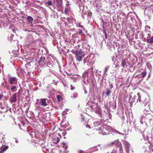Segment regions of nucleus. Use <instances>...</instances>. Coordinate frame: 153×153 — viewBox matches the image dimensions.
<instances>
[{
    "label": "nucleus",
    "mask_w": 153,
    "mask_h": 153,
    "mask_svg": "<svg viewBox=\"0 0 153 153\" xmlns=\"http://www.w3.org/2000/svg\"><path fill=\"white\" fill-rule=\"evenodd\" d=\"M49 137L52 138L53 143L56 144L58 143L60 141V138L58 137H61V136L59 133H49Z\"/></svg>",
    "instance_id": "f257e3e1"
},
{
    "label": "nucleus",
    "mask_w": 153,
    "mask_h": 153,
    "mask_svg": "<svg viewBox=\"0 0 153 153\" xmlns=\"http://www.w3.org/2000/svg\"><path fill=\"white\" fill-rule=\"evenodd\" d=\"M90 107L92 110L98 114L101 115V113L100 110V107L97 103H93L92 105H90Z\"/></svg>",
    "instance_id": "f03ea898"
},
{
    "label": "nucleus",
    "mask_w": 153,
    "mask_h": 153,
    "mask_svg": "<svg viewBox=\"0 0 153 153\" xmlns=\"http://www.w3.org/2000/svg\"><path fill=\"white\" fill-rule=\"evenodd\" d=\"M75 55L76 60L79 62L82 61V58L85 56L84 53L80 50L76 51L75 53Z\"/></svg>",
    "instance_id": "7ed1b4c3"
},
{
    "label": "nucleus",
    "mask_w": 153,
    "mask_h": 153,
    "mask_svg": "<svg viewBox=\"0 0 153 153\" xmlns=\"http://www.w3.org/2000/svg\"><path fill=\"white\" fill-rule=\"evenodd\" d=\"M113 144H115V145L117 147H119L120 152L123 151V149L122 148V144L118 140H115L114 141L111 142L110 145H111Z\"/></svg>",
    "instance_id": "20e7f679"
},
{
    "label": "nucleus",
    "mask_w": 153,
    "mask_h": 153,
    "mask_svg": "<svg viewBox=\"0 0 153 153\" xmlns=\"http://www.w3.org/2000/svg\"><path fill=\"white\" fill-rule=\"evenodd\" d=\"M8 82L11 85H15L17 83V80L15 77H10L8 79Z\"/></svg>",
    "instance_id": "39448f33"
},
{
    "label": "nucleus",
    "mask_w": 153,
    "mask_h": 153,
    "mask_svg": "<svg viewBox=\"0 0 153 153\" xmlns=\"http://www.w3.org/2000/svg\"><path fill=\"white\" fill-rule=\"evenodd\" d=\"M10 101L13 103L16 102L17 101V95L16 93H14L10 97L9 99Z\"/></svg>",
    "instance_id": "423d86ee"
},
{
    "label": "nucleus",
    "mask_w": 153,
    "mask_h": 153,
    "mask_svg": "<svg viewBox=\"0 0 153 153\" xmlns=\"http://www.w3.org/2000/svg\"><path fill=\"white\" fill-rule=\"evenodd\" d=\"M50 125L51 126V128L49 129L50 130L53 131L55 129V126L54 125V121L53 120H52L51 119L48 120V125Z\"/></svg>",
    "instance_id": "0eeeda50"
},
{
    "label": "nucleus",
    "mask_w": 153,
    "mask_h": 153,
    "mask_svg": "<svg viewBox=\"0 0 153 153\" xmlns=\"http://www.w3.org/2000/svg\"><path fill=\"white\" fill-rule=\"evenodd\" d=\"M108 45L111 50L114 49L115 47H117V43L114 41L109 42Z\"/></svg>",
    "instance_id": "6e6552de"
},
{
    "label": "nucleus",
    "mask_w": 153,
    "mask_h": 153,
    "mask_svg": "<svg viewBox=\"0 0 153 153\" xmlns=\"http://www.w3.org/2000/svg\"><path fill=\"white\" fill-rule=\"evenodd\" d=\"M47 100V99H41L40 100V102L39 103L41 105H43L44 106H46L47 105V103L46 102V100Z\"/></svg>",
    "instance_id": "1a4fd4ad"
},
{
    "label": "nucleus",
    "mask_w": 153,
    "mask_h": 153,
    "mask_svg": "<svg viewBox=\"0 0 153 153\" xmlns=\"http://www.w3.org/2000/svg\"><path fill=\"white\" fill-rule=\"evenodd\" d=\"M56 60V59L55 58L53 55L50 54L49 55H48V62L51 61V62L53 63L55 62Z\"/></svg>",
    "instance_id": "9d476101"
},
{
    "label": "nucleus",
    "mask_w": 153,
    "mask_h": 153,
    "mask_svg": "<svg viewBox=\"0 0 153 153\" xmlns=\"http://www.w3.org/2000/svg\"><path fill=\"white\" fill-rule=\"evenodd\" d=\"M124 144L125 145L126 152L127 153H129V149L130 146L128 142L126 141H124Z\"/></svg>",
    "instance_id": "9b49d317"
},
{
    "label": "nucleus",
    "mask_w": 153,
    "mask_h": 153,
    "mask_svg": "<svg viewBox=\"0 0 153 153\" xmlns=\"http://www.w3.org/2000/svg\"><path fill=\"white\" fill-rule=\"evenodd\" d=\"M67 20L69 24L71 26L73 24V19H72L69 18L67 17Z\"/></svg>",
    "instance_id": "f8f14e48"
},
{
    "label": "nucleus",
    "mask_w": 153,
    "mask_h": 153,
    "mask_svg": "<svg viewBox=\"0 0 153 153\" xmlns=\"http://www.w3.org/2000/svg\"><path fill=\"white\" fill-rule=\"evenodd\" d=\"M8 148V146H6L4 148L0 149V153H4V152Z\"/></svg>",
    "instance_id": "ddd939ff"
},
{
    "label": "nucleus",
    "mask_w": 153,
    "mask_h": 153,
    "mask_svg": "<svg viewBox=\"0 0 153 153\" xmlns=\"http://www.w3.org/2000/svg\"><path fill=\"white\" fill-rule=\"evenodd\" d=\"M17 87L16 85L13 86L11 88V90L13 92H15L17 90Z\"/></svg>",
    "instance_id": "4468645a"
},
{
    "label": "nucleus",
    "mask_w": 153,
    "mask_h": 153,
    "mask_svg": "<svg viewBox=\"0 0 153 153\" xmlns=\"http://www.w3.org/2000/svg\"><path fill=\"white\" fill-rule=\"evenodd\" d=\"M147 74V72L146 71L144 70L142 72L140 73V75L141 76V78H143Z\"/></svg>",
    "instance_id": "2eb2a0df"
},
{
    "label": "nucleus",
    "mask_w": 153,
    "mask_h": 153,
    "mask_svg": "<svg viewBox=\"0 0 153 153\" xmlns=\"http://www.w3.org/2000/svg\"><path fill=\"white\" fill-rule=\"evenodd\" d=\"M58 5L59 7H61L62 4V0H56Z\"/></svg>",
    "instance_id": "dca6fc26"
},
{
    "label": "nucleus",
    "mask_w": 153,
    "mask_h": 153,
    "mask_svg": "<svg viewBox=\"0 0 153 153\" xmlns=\"http://www.w3.org/2000/svg\"><path fill=\"white\" fill-rule=\"evenodd\" d=\"M147 42L148 43H153V36L151 37L150 38L147 39Z\"/></svg>",
    "instance_id": "f3484780"
},
{
    "label": "nucleus",
    "mask_w": 153,
    "mask_h": 153,
    "mask_svg": "<svg viewBox=\"0 0 153 153\" xmlns=\"http://www.w3.org/2000/svg\"><path fill=\"white\" fill-rule=\"evenodd\" d=\"M100 124V122L98 121H95L94 122V127H97Z\"/></svg>",
    "instance_id": "a211bd4d"
},
{
    "label": "nucleus",
    "mask_w": 153,
    "mask_h": 153,
    "mask_svg": "<svg viewBox=\"0 0 153 153\" xmlns=\"http://www.w3.org/2000/svg\"><path fill=\"white\" fill-rule=\"evenodd\" d=\"M121 65L123 67H124L126 66L125 60H122L121 62Z\"/></svg>",
    "instance_id": "6ab92c4d"
},
{
    "label": "nucleus",
    "mask_w": 153,
    "mask_h": 153,
    "mask_svg": "<svg viewBox=\"0 0 153 153\" xmlns=\"http://www.w3.org/2000/svg\"><path fill=\"white\" fill-rule=\"evenodd\" d=\"M42 151H43V152L45 153H47L48 151V149L47 148H46V147L45 146H42Z\"/></svg>",
    "instance_id": "aec40b11"
},
{
    "label": "nucleus",
    "mask_w": 153,
    "mask_h": 153,
    "mask_svg": "<svg viewBox=\"0 0 153 153\" xmlns=\"http://www.w3.org/2000/svg\"><path fill=\"white\" fill-rule=\"evenodd\" d=\"M70 10L69 7H66L65 10V13L66 14H68L69 13V10Z\"/></svg>",
    "instance_id": "412c9836"
},
{
    "label": "nucleus",
    "mask_w": 153,
    "mask_h": 153,
    "mask_svg": "<svg viewBox=\"0 0 153 153\" xmlns=\"http://www.w3.org/2000/svg\"><path fill=\"white\" fill-rule=\"evenodd\" d=\"M56 97L59 102L61 101L62 100V98L61 96L60 95H57Z\"/></svg>",
    "instance_id": "4be33fe9"
},
{
    "label": "nucleus",
    "mask_w": 153,
    "mask_h": 153,
    "mask_svg": "<svg viewBox=\"0 0 153 153\" xmlns=\"http://www.w3.org/2000/svg\"><path fill=\"white\" fill-rule=\"evenodd\" d=\"M27 19L28 21L29 22H32L33 20V18L30 16H28L27 17Z\"/></svg>",
    "instance_id": "5701e85b"
},
{
    "label": "nucleus",
    "mask_w": 153,
    "mask_h": 153,
    "mask_svg": "<svg viewBox=\"0 0 153 153\" xmlns=\"http://www.w3.org/2000/svg\"><path fill=\"white\" fill-rule=\"evenodd\" d=\"M45 57H42L39 61V63H40L41 62L42 63L43 62H44L45 61Z\"/></svg>",
    "instance_id": "b1692460"
},
{
    "label": "nucleus",
    "mask_w": 153,
    "mask_h": 153,
    "mask_svg": "<svg viewBox=\"0 0 153 153\" xmlns=\"http://www.w3.org/2000/svg\"><path fill=\"white\" fill-rule=\"evenodd\" d=\"M111 93V91L110 90H109L108 89H107L106 92V95L107 96H109L110 93Z\"/></svg>",
    "instance_id": "393cba45"
},
{
    "label": "nucleus",
    "mask_w": 153,
    "mask_h": 153,
    "mask_svg": "<svg viewBox=\"0 0 153 153\" xmlns=\"http://www.w3.org/2000/svg\"><path fill=\"white\" fill-rule=\"evenodd\" d=\"M64 24L66 27H69L71 26L67 22H66L65 21H64Z\"/></svg>",
    "instance_id": "a878e982"
},
{
    "label": "nucleus",
    "mask_w": 153,
    "mask_h": 153,
    "mask_svg": "<svg viewBox=\"0 0 153 153\" xmlns=\"http://www.w3.org/2000/svg\"><path fill=\"white\" fill-rule=\"evenodd\" d=\"M137 95L138 96V99L137 100V102L139 101V102H141V97L140 96V94L139 93H138L137 94Z\"/></svg>",
    "instance_id": "bb28decb"
},
{
    "label": "nucleus",
    "mask_w": 153,
    "mask_h": 153,
    "mask_svg": "<svg viewBox=\"0 0 153 153\" xmlns=\"http://www.w3.org/2000/svg\"><path fill=\"white\" fill-rule=\"evenodd\" d=\"M76 25L77 27H79L81 28H83V26L81 25L80 23H76Z\"/></svg>",
    "instance_id": "cd10ccee"
},
{
    "label": "nucleus",
    "mask_w": 153,
    "mask_h": 153,
    "mask_svg": "<svg viewBox=\"0 0 153 153\" xmlns=\"http://www.w3.org/2000/svg\"><path fill=\"white\" fill-rule=\"evenodd\" d=\"M109 68V67L108 66H107L105 67L104 71L105 74V72H107L108 71V70Z\"/></svg>",
    "instance_id": "c85d7f7f"
},
{
    "label": "nucleus",
    "mask_w": 153,
    "mask_h": 153,
    "mask_svg": "<svg viewBox=\"0 0 153 153\" xmlns=\"http://www.w3.org/2000/svg\"><path fill=\"white\" fill-rule=\"evenodd\" d=\"M39 99H37L36 101V105H39L40 104L39 103Z\"/></svg>",
    "instance_id": "c756f323"
},
{
    "label": "nucleus",
    "mask_w": 153,
    "mask_h": 153,
    "mask_svg": "<svg viewBox=\"0 0 153 153\" xmlns=\"http://www.w3.org/2000/svg\"><path fill=\"white\" fill-rule=\"evenodd\" d=\"M107 153H109L107 152ZM111 153H117L116 149H114Z\"/></svg>",
    "instance_id": "7c9ffc66"
},
{
    "label": "nucleus",
    "mask_w": 153,
    "mask_h": 153,
    "mask_svg": "<svg viewBox=\"0 0 153 153\" xmlns=\"http://www.w3.org/2000/svg\"><path fill=\"white\" fill-rule=\"evenodd\" d=\"M75 88L72 85H71V90H74Z\"/></svg>",
    "instance_id": "2f4dec72"
},
{
    "label": "nucleus",
    "mask_w": 153,
    "mask_h": 153,
    "mask_svg": "<svg viewBox=\"0 0 153 153\" xmlns=\"http://www.w3.org/2000/svg\"><path fill=\"white\" fill-rule=\"evenodd\" d=\"M52 4V2L51 1H48V5H51Z\"/></svg>",
    "instance_id": "473e14b6"
},
{
    "label": "nucleus",
    "mask_w": 153,
    "mask_h": 153,
    "mask_svg": "<svg viewBox=\"0 0 153 153\" xmlns=\"http://www.w3.org/2000/svg\"><path fill=\"white\" fill-rule=\"evenodd\" d=\"M79 153H85L84 151L82 150H80L78 151Z\"/></svg>",
    "instance_id": "72a5a7b5"
},
{
    "label": "nucleus",
    "mask_w": 153,
    "mask_h": 153,
    "mask_svg": "<svg viewBox=\"0 0 153 153\" xmlns=\"http://www.w3.org/2000/svg\"><path fill=\"white\" fill-rule=\"evenodd\" d=\"M14 139L15 140V142L16 143H18V141L16 138H14Z\"/></svg>",
    "instance_id": "f704fd0d"
},
{
    "label": "nucleus",
    "mask_w": 153,
    "mask_h": 153,
    "mask_svg": "<svg viewBox=\"0 0 153 153\" xmlns=\"http://www.w3.org/2000/svg\"><path fill=\"white\" fill-rule=\"evenodd\" d=\"M116 132L117 133H118L119 134H121V135H124V134H123L122 133H120V132H119L118 131H117Z\"/></svg>",
    "instance_id": "c9c22d12"
},
{
    "label": "nucleus",
    "mask_w": 153,
    "mask_h": 153,
    "mask_svg": "<svg viewBox=\"0 0 153 153\" xmlns=\"http://www.w3.org/2000/svg\"><path fill=\"white\" fill-rule=\"evenodd\" d=\"M3 97V95L2 94H0V100Z\"/></svg>",
    "instance_id": "e433bc0d"
},
{
    "label": "nucleus",
    "mask_w": 153,
    "mask_h": 153,
    "mask_svg": "<svg viewBox=\"0 0 153 153\" xmlns=\"http://www.w3.org/2000/svg\"><path fill=\"white\" fill-rule=\"evenodd\" d=\"M150 76H151V73H149L148 75V78H149L150 77Z\"/></svg>",
    "instance_id": "4c0bfd02"
},
{
    "label": "nucleus",
    "mask_w": 153,
    "mask_h": 153,
    "mask_svg": "<svg viewBox=\"0 0 153 153\" xmlns=\"http://www.w3.org/2000/svg\"><path fill=\"white\" fill-rule=\"evenodd\" d=\"M86 127L87 128H91V127H90V126L89 125H87L86 126Z\"/></svg>",
    "instance_id": "58836bf2"
},
{
    "label": "nucleus",
    "mask_w": 153,
    "mask_h": 153,
    "mask_svg": "<svg viewBox=\"0 0 153 153\" xmlns=\"http://www.w3.org/2000/svg\"><path fill=\"white\" fill-rule=\"evenodd\" d=\"M104 126H102L101 127V128H99V129H100V130H102V131H103L102 128H104Z\"/></svg>",
    "instance_id": "ea45409f"
},
{
    "label": "nucleus",
    "mask_w": 153,
    "mask_h": 153,
    "mask_svg": "<svg viewBox=\"0 0 153 153\" xmlns=\"http://www.w3.org/2000/svg\"><path fill=\"white\" fill-rule=\"evenodd\" d=\"M103 32L104 34H106L105 31V30H103Z\"/></svg>",
    "instance_id": "a19ab883"
},
{
    "label": "nucleus",
    "mask_w": 153,
    "mask_h": 153,
    "mask_svg": "<svg viewBox=\"0 0 153 153\" xmlns=\"http://www.w3.org/2000/svg\"><path fill=\"white\" fill-rule=\"evenodd\" d=\"M73 98H76V97H77L75 95H74V94H73Z\"/></svg>",
    "instance_id": "79ce46f5"
},
{
    "label": "nucleus",
    "mask_w": 153,
    "mask_h": 153,
    "mask_svg": "<svg viewBox=\"0 0 153 153\" xmlns=\"http://www.w3.org/2000/svg\"><path fill=\"white\" fill-rule=\"evenodd\" d=\"M140 123L142 124H143V122L142 121V120H141L140 121Z\"/></svg>",
    "instance_id": "37998d69"
},
{
    "label": "nucleus",
    "mask_w": 153,
    "mask_h": 153,
    "mask_svg": "<svg viewBox=\"0 0 153 153\" xmlns=\"http://www.w3.org/2000/svg\"><path fill=\"white\" fill-rule=\"evenodd\" d=\"M105 38L106 39H107V35L106 34H105Z\"/></svg>",
    "instance_id": "c03bdc74"
},
{
    "label": "nucleus",
    "mask_w": 153,
    "mask_h": 153,
    "mask_svg": "<svg viewBox=\"0 0 153 153\" xmlns=\"http://www.w3.org/2000/svg\"><path fill=\"white\" fill-rule=\"evenodd\" d=\"M79 32L80 33H82V31L81 30H80V31H79Z\"/></svg>",
    "instance_id": "a18cd8bd"
},
{
    "label": "nucleus",
    "mask_w": 153,
    "mask_h": 153,
    "mask_svg": "<svg viewBox=\"0 0 153 153\" xmlns=\"http://www.w3.org/2000/svg\"><path fill=\"white\" fill-rule=\"evenodd\" d=\"M68 50H67L66 51H65V52L66 53H68Z\"/></svg>",
    "instance_id": "49530a36"
},
{
    "label": "nucleus",
    "mask_w": 153,
    "mask_h": 153,
    "mask_svg": "<svg viewBox=\"0 0 153 153\" xmlns=\"http://www.w3.org/2000/svg\"><path fill=\"white\" fill-rule=\"evenodd\" d=\"M125 47V46L124 45H122V47Z\"/></svg>",
    "instance_id": "de8ad7c7"
},
{
    "label": "nucleus",
    "mask_w": 153,
    "mask_h": 153,
    "mask_svg": "<svg viewBox=\"0 0 153 153\" xmlns=\"http://www.w3.org/2000/svg\"><path fill=\"white\" fill-rule=\"evenodd\" d=\"M67 148H68V146H65V149H66Z\"/></svg>",
    "instance_id": "09e8293b"
},
{
    "label": "nucleus",
    "mask_w": 153,
    "mask_h": 153,
    "mask_svg": "<svg viewBox=\"0 0 153 153\" xmlns=\"http://www.w3.org/2000/svg\"><path fill=\"white\" fill-rule=\"evenodd\" d=\"M62 134L63 135H65V133H62Z\"/></svg>",
    "instance_id": "8fccbe9b"
},
{
    "label": "nucleus",
    "mask_w": 153,
    "mask_h": 153,
    "mask_svg": "<svg viewBox=\"0 0 153 153\" xmlns=\"http://www.w3.org/2000/svg\"><path fill=\"white\" fill-rule=\"evenodd\" d=\"M30 135L31 136V137H33V136H32V134H30Z\"/></svg>",
    "instance_id": "3c124183"
},
{
    "label": "nucleus",
    "mask_w": 153,
    "mask_h": 153,
    "mask_svg": "<svg viewBox=\"0 0 153 153\" xmlns=\"http://www.w3.org/2000/svg\"><path fill=\"white\" fill-rule=\"evenodd\" d=\"M123 151H121V152H120V153H122Z\"/></svg>",
    "instance_id": "603ef678"
},
{
    "label": "nucleus",
    "mask_w": 153,
    "mask_h": 153,
    "mask_svg": "<svg viewBox=\"0 0 153 153\" xmlns=\"http://www.w3.org/2000/svg\"><path fill=\"white\" fill-rule=\"evenodd\" d=\"M78 41H79V42H80V40H78Z\"/></svg>",
    "instance_id": "864d4df0"
},
{
    "label": "nucleus",
    "mask_w": 153,
    "mask_h": 153,
    "mask_svg": "<svg viewBox=\"0 0 153 153\" xmlns=\"http://www.w3.org/2000/svg\"><path fill=\"white\" fill-rule=\"evenodd\" d=\"M62 124H63V123H61V125H62Z\"/></svg>",
    "instance_id": "5fc2aeb1"
},
{
    "label": "nucleus",
    "mask_w": 153,
    "mask_h": 153,
    "mask_svg": "<svg viewBox=\"0 0 153 153\" xmlns=\"http://www.w3.org/2000/svg\"><path fill=\"white\" fill-rule=\"evenodd\" d=\"M13 32L14 31L13 30Z\"/></svg>",
    "instance_id": "6e6d98bb"
}]
</instances>
